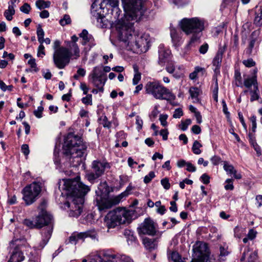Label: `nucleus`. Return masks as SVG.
<instances>
[{
  "instance_id": "f257e3e1",
  "label": "nucleus",
  "mask_w": 262,
  "mask_h": 262,
  "mask_svg": "<svg viewBox=\"0 0 262 262\" xmlns=\"http://www.w3.org/2000/svg\"><path fill=\"white\" fill-rule=\"evenodd\" d=\"M123 5L125 11L124 18L121 17L120 19V10L117 14L115 12L112 11L114 17L117 19L115 27L119 38L124 42L127 50L137 53L142 52V47H145L148 44V36L145 34H140L134 30V23L133 21H137L140 19H133L131 17L127 16L129 10H125L124 5Z\"/></svg>"
},
{
  "instance_id": "f03ea898",
  "label": "nucleus",
  "mask_w": 262,
  "mask_h": 262,
  "mask_svg": "<svg viewBox=\"0 0 262 262\" xmlns=\"http://www.w3.org/2000/svg\"><path fill=\"white\" fill-rule=\"evenodd\" d=\"M58 185L59 190L65 191L71 201L66 203L70 209L69 215L77 217L82 211L84 196L90 191L89 187L80 182L78 177L74 179L60 180Z\"/></svg>"
},
{
  "instance_id": "7ed1b4c3",
  "label": "nucleus",
  "mask_w": 262,
  "mask_h": 262,
  "mask_svg": "<svg viewBox=\"0 0 262 262\" xmlns=\"http://www.w3.org/2000/svg\"><path fill=\"white\" fill-rule=\"evenodd\" d=\"M130 188H132V187L128 186L125 191L118 195L109 198L108 194L110 190L106 182L101 183L96 190L95 201L96 206H98L99 210H103L118 205L122 199L129 194L128 192L131 190Z\"/></svg>"
},
{
  "instance_id": "20e7f679",
  "label": "nucleus",
  "mask_w": 262,
  "mask_h": 262,
  "mask_svg": "<svg viewBox=\"0 0 262 262\" xmlns=\"http://www.w3.org/2000/svg\"><path fill=\"white\" fill-rule=\"evenodd\" d=\"M63 149L64 155L71 156V158L77 159L75 165H77L81 162L80 158L85 154L86 145L82 142L79 136L71 133L64 139Z\"/></svg>"
},
{
  "instance_id": "39448f33",
  "label": "nucleus",
  "mask_w": 262,
  "mask_h": 262,
  "mask_svg": "<svg viewBox=\"0 0 262 262\" xmlns=\"http://www.w3.org/2000/svg\"><path fill=\"white\" fill-rule=\"evenodd\" d=\"M36 227L40 228L46 226L41 232L42 240L39 244V248H43L49 242L51 236L53 226L52 216L47 211L42 210L35 219Z\"/></svg>"
},
{
  "instance_id": "423d86ee",
  "label": "nucleus",
  "mask_w": 262,
  "mask_h": 262,
  "mask_svg": "<svg viewBox=\"0 0 262 262\" xmlns=\"http://www.w3.org/2000/svg\"><path fill=\"white\" fill-rule=\"evenodd\" d=\"M178 26L186 35L198 36L199 39L202 36V32L204 29V20L198 17L184 18L179 21Z\"/></svg>"
},
{
  "instance_id": "0eeeda50",
  "label": "nucleus",
  "mask_w": 262,
  "mask_h": 262,
  "mask_svg": "<svg viewBox=\"0 0 262 262\" xmlns=\"http://www.w3.org/2000/svg\"><path fill=\"white\" fill-rule=\"evenodd\" d=\"M145 90L146 94L151 95L157 99L168 101L175 99V96L170 90L158 81L148 82L145 86Z\"/></svg>"
},
{
  "instance_id": "6e6552de",
  "label": "nucleus",
  "mask_w": 262,
  "mask_h": 262,
  "mask_svg": "<svg viewBox=\"0 0 262 262\" xmlns=\"http://www.w3.org/2000/svg\"><path fill=\"white\" fill-rule=\"evenodd\" d=\"M43 184L40 182H34L27 185L21 190L23 199L27 205L33 204L38 198Z\"/></svg>"
},
{
  "instance_id": "1a4fd4ad",
  "label": "nucleus",
  "mask_w": 262,
  "mask_h": 262,
  "mask_svg": "<svg viewBox=\"0 0 262 262\" xmlns=\"http://www.w3.org/2000/svg\"><path fill=\"white\" fill-rule=\"evenodd\" d=\"M125 10H129L127 16L133 19H140L143 14L142 0H122Z\"/></svg>"
},
{
  "instance_id": "9d476101",
  "label": "nucleus",
  "mask_w": 262,
  "mask_h": 262,
  "mask_svg": "<svg viewBox=\"0 0 262 262\" xmlns=\"http://www.w3.org/2000/svg\"><path fill=\"white\" fill-rule=\"evenodd\" d=\"M72 54L69 49L62 47L53 53V61L56 67L59 69H63L70 62Z\"/></svg>"
},
{
  "instance_id": "9b49d317",
  "label": "nucleus",
  "mask_w": 262,
  "mask_h": 262,
  "mask_svg": "<svg viewBox=\"0 0 262 262\" xmlns=\"http://www.w3.org/2000/svg\"><path fill=\"white\" fill-rule=\"evenodd\" d=\"M89 79L91 80L94 86L98 88L100 92H103V86L107 78L101 66H96L93 68L89 76Z\"/></svg>"
},
{
  "instance_id": "f8f14e48",
  "label": "nucleus",
  "mask_w": 262,
  "mask_h": 262,
  "mask_svg": "<svg viewBox=\"0 0 262 262\" xmlns=\"http://www.w3.org/2000/svg\"><path fill=\"white\" fill-rule=\"evenodd\" d=\"M197 259H193L191 262H212L209 258V252L207 244L203 242L197 243L193 248Z\"/></svg>"
},
{
  "instance_id": "ddd939ff",
  "label": "nucleus",
  "mask_w": 262,
  "mask_h": 262,
  "mask_svg": "<svg viewBox=\"0 0 262 262\" xmlns=\"http://www.w3.org/2000/svg\"><path fill=\"white\" fill-rule=\"evenodd\" d=\"M139 235L154 236L157 232V225L150 218H146L137 228Z\"/></svg>"
},
{
  "instance_id": "4468645a",
  "label": "nucleus",
  "mask_w": 262,
  "mask_h": 262,
  "mask_svg": "<svg viewBox=\"0 0 262 262\" xmlns=\"http://www.w3.org/2000/svg\"><path fill=\"white\" fill-rule=\"evenodd\" d=\"M20 241L16 239L11 241L9 244V251L11 253L10 257H13L14 262H21L25 259V256L21 251V245L19 244Z\"/></svg>"
},
{
  "instance_id": "2eb2a0df",
  "label": "nucleus",
  "mask_w": 262,
  "mask_h": 262,
  "mask_svg": "<svg viewBox=\"0 0 262 262\" xmlns=\"http://www.w3.org/2000/svg\"><path fill=\"white\" fill-rule=\"evenodd\" d=\"M104 224L108 229L114 228L118 225L122 224L120 222L119 217L116 210L110 211L107 214L104 219Z\"/></svg>"
},
{
  "instance_id": "dca6fc26",
  "label": "nucleus",
  "mask_w": 262,
  "mask_h": 262,
  "mask_svg": "<svg viewBox=\"0 0 262 262\" xmlns=\"http://www.w3.org/2000/svg\"><path fill=\"white\" fill-rule=\"evenodd\" d=\"M170 34L172 42L175 47L180 46L182 43V33L174 27L170 26Z\"/></svg>"
},
{
  "instance_id": "f3484780",
  "label": "nucleus",
  "mask_w": 262,
  "mask_h": 262,
  "mask_svg": "<svg viewBox=\"0 0 262 262\" xmlns=\"http://www.w3.org/2000/svg\"><path fill=\"white\" fill-rule=\"evenodd\" d=\"M79 37L82 38L81 44L85 46L89 43V46L92 47L95 45V39L93 36L89 33L88 31L83 29L81 33L79 34Z\"/></svg>"
},
{
  "instance_id": "a211bd4d",
  "label": "nucleus",
  "mask_w": 262,
  "mask_h": 262,
  "mask_svg": "<svg viewBox=\"0 0 262 262\" xmlns=\"http://www.w3.org/2000/svg\"><path fill=\"white\" fill-rule=\"evenodd\" d=\"M116 257L115 254L106 251L104 252L102 255L95 256L94 260L95 262H114Z\"/></svg>"
},
{
  "instance_id": "6ab92c4d",
  "label": "nucleus",
  "mask_w": 262,
  "mask_h": 262,
  "mask_svg": "<svg viewBox=\"0 0 262 262\" xmlns=\"http://www.w3.org/2000/svg\"><path fill=\"white\" fill-rule=\"evenodd\" d=\"M115 210L118 217H119L120 222L122 224H125L126 221L131 219L132 211L124 208H117Z\"/></svg>"
},
{
  "instance_id": "aec40b11",
  "label": "nucleus",
  "mask_w": 262,
  "mask_h": 262,
  "mask_svg": "<svg viewBox=\"0 0 262 262\" xmlns=\"http://www.w3.org/2000/svg\"><path fill=\"white\" fill-rule=\"evenodd\" d=\"M107 166L108 164L107 163L97 161H94L92 164V168L94 171L96 173V177H99L101 176Z\"/></svg>"
},
{
  "instance_id": "412c9836",
  "label": "nucleus",
  "mask_w": 262,
  "mask_h": 262,
  "mask_svg": "<svg viewBox=\"0 0 262 262\" xmlns=\"http://www.w3.org/2000/svg\"><path fill=\"white\" fill-rule=\"evenodd\" d=\"M225 51V47L223 49H220L214 58L212 64L215 67V71L219 70L222 61L223 55Z\"/></svg>"
},
{
  "instance_id": "4be33fe9",
  "label": "nucleus",
  "mask_w": 262,
  "mask_h": 262,
  "mask_svg": "<svg viewBox=\"0 0 262 262\" xmlns=\"http://www.w3.org/2000/svg\"><path fill=\"white\" fill-rule=\"evenodd\" d=\"M243 84L248 89H250L252 85L253 86V89L258 86L256 76L254 75L251 77L245 79Z\"/></svg>"
},
{
  "instance_id": "5701e85b",
  "label": "nucleus",
  "mask_w": 262,
  "mask_h": 262,
  "mask_svg": "<svg viewBox=\"0 0 262 262\" xmlns=\"http://www.w3.org/2000/svg\"><path fill=\"white\" fill-rule=\"evenodd\" d=\"M199 37L198 36H191L190 40L188 42V43L186 45V46L182 50V54L183 56H185L188 54L193 46V44L199 40Z\"/></svg>"
},
{
  "instance_id": "b1692460",
  "label": "nucleus",
  "mask_w": 262,
  "mask_h": 262,
  "mask_svg": "<svg viewBox=\"0 0 262 262\" xmlns=\"http://www.w3.org/2000/svg\"><path fill=\"white\" fill-rule=\"evenodd\" d=\"M88 237V234L85 232L73 234L69 238V242L71 244H76L80 239H83Z\"/></svg>"
},
{
  "instance_id": "393cba45",
  "label": "nucleus",
  "mask_w": 262,
  "mask_h": 262,
  "mask_svg": "<svg viewBox=\"0 0 262 262\" xmlns=\"http://www.w3.org/2000/svg\"><path fill=\"white\" fill-rule=\"evenodd\" d=\"M143 244L146 249L150 251L155 249L157 246V245L154 240L148 237H145L143 239Z\"/></svg>"
},
{
  "instance_id": "a878e982",
  "label": "nucleus",
  "mask_w": 262,
  "mask_h": 262,
  "mask_svg": "<svg viewBox=\"0 0 262 262\" xmlns=\"http://www.w3.org/2000/svg\"><path fill=\"white\" fill-rule=\"evenodd\" d=\"M254 24L257 27L262 26V5L255 12Z\"/></svg>"
},
{
  "instance_id": "bb28decb",
  "label": "nucleus",
  "mask_w": 262,
  "mask_h": 262,
  "mask_svg": "<svg viewBox=\"0 0 262 262\" xmlns=\"http://www.w3.org/2000/svg\"><path fill=\"white\" fill-rule=\"evenodd\" d=\"M189 92L190 93L191 98L194 99L193 102H199V99L198 96L200 95V90L196 87H191L190 88Z\"/></svg>"
},
{
  "instance_id": "cd10ccee",
  "label": "nucleus",
  "mask_w": 262,
  "mask_h": 262,
  "mask_svg": "<svg viewBox=\"0 0 262 262\" xmlns=\"http://www.w3.org/2000/svg\"><path fill=\"white\" fill-rule=\"evenodd\" d=\"M68 47L71 51L72 56L74 59H77L80 57V50L77 44H68Z\"/></svg>"
},
{
  "instance_id": "c85d7f7f",
  "label": "nucleus",
  "mask_w": 262,
  "mask_h": 262,
  "mask_svg": "<svg viewBox=\"0 0 262 262\" xmlns=\"http://www.w3.org/2000/svg\"><path fill=\"white\" fill-rule=\"evenodd\" d=\"M234 78L236 86L238 87H243V82L242 81L241 74L239 70H235Z\"/></svg>"
},
{
  "instance_id": "c756f323",
  "label": "nucleus",
  "mask_w": 262,
  "mask_h": 262,
  "mask_svg": "<svg viewBox=\"0 0 262 262\" xmlns=\"http://www.w3.org/2000/svg\"><path fill=\"white\" fill-rule=\"evenodd\" d=\"M159 63L161 65H163L165 62V59L168 58L169 55V51H165L164 50H160L159 52Z\"/></svg>"
},
{
  "instance_id": "7c9ffc66",
  "label": "nucleus",
  "mask_w": 262,
  "mask_h": 262,
  "mask_svg": "<svg viewBox=\"0 0 262 262\" xmlns=\"http://www.w3.org/2000/svg\"><path fill=\"white\" fill-rule=\"evenodd\" d=\"M15 14V10L13 6H9L8 9L4 12V16L6 18L10 21L13 18V15Z\"/></svg>"
},
{
  "instance_id": "2f4dec72",
  "label": "nucleus",
  "mask_w": 262,
  "mask_h": 262,
  "mask_svg": "<svg viewBox=\"0 0 262 262\" xmlns=\"http://www.w3.org/2000/svg\"><path fill=\"white\" fill-rule=\"evenodd\" d=\"M35 5L39 10H42L45 8H49L51 2L50 1H45L44 0H37L36 2Z\"/></svg>"
},
{
  "instance_id": "473e14b6",
  "label": "nucleus",
  "mask_w": 262,
  "mask_h": 262,
  "mask_svg": "<svg viewBox=\"0 0 262 262\" xmlns=\"http://www.w3.org/2000/svg\"><path fill=\"white\" fill-rule=\"evenodd\" d=\"M134 76L133 79V84L134 85L137 84L139 81L141 80V73L139 72L138 68L137 66H134Z\"/></svg>"
},
{
  "instance_id": "72a5a7b5",
  "label": "nucleus",
  "mask_w": 262,
  "mask_h": 262,
  "mask_svg": "<svg viewBox=\"0 0 262 262\" xmlns=\"http://www.w3.org/2000/svg\"><path fill=\"white\" fill-rule=\"evenodd\" d=\"M250 94L251 95L250 101L251 102L258 100L260 98L258 86L254 88L253 90H250Z\"/></svg>"
},
{
  "instance_id": "f704fd0d",
  "label": "nucleus",
  "mask_w": 262,
  "mask_h": 262,
  "mask_svg": "<svg viewBox=\"0 0 262 262\" xmlns=\"http://www.w3.org/2000/svg\"><path fill=\"white\" fill-rule=\"evenodd\" d=\"M250 137V143L252 145L258 156L261 155V149L259 146L257 144L256 142L253 139L250 134L249 135Z\"/></svg>"
},
{
  "instance_id": "c9c22d12",
  "label": "nucleus",
  "mask_w": 262,
  "mask_h": 262,
  "mask_svg": "<svg viewBox=\"0 0 262 262\" xmlns=\"http://www.w3.org/2000/svg\"><path fill=\"white\" fill-rule=\"evenodd\" d=\"M36 34L38 42L40 44H42V39L44 38L45 32L40 25L37 26Z\"/></svg>"
},
{
  "instance_id": "e433bc0d",
  "label": "nucleus",
  "mask_w": 262,
  "mask_h": 262,
  "mask_svg": "<svg viewBox=\"0 0 262 262\" xmlns=\"http://www.w3.org/2000/svg\"><path fill=\"white\" fill-rule=\"evenodd\" d=\"M168 258L170 261L173 262H183L180 255L177 252H172Z\"/></svg>"
},
{
  "instance_id": "4c0bfd02",
  "label": "nucleus",
  "mask_w": 262,
  "mask_h": 262,
  "mask_svg": "<svg viewBox=\"0 0 262 262\" xmlns=\"http://www.w3.org/2000/svg\"><path fill=\"white\" fill-rule=\"evenodd\" d=\"M202 146V144L197 140H195L193 144L192 147V150L195 155H199L201 153L202 151L200 148Z\"/></svg>"
},
{
  "instance_id": "58836bf2",
  "label": "nucleus",
  "mask_w": 262,
  "mask_h": 262,
  "mask_svg": "<svg viewBox=\"0 0 262 262\" xmlns=\"http://www.w3.org/2000/svg\"><path fill=\"white\" fill-rule=\"evenodd\" d=\"M107 1L106 4H108L112 7H113L112 11L115 12L116 14L119 11V9L118 7V1L117 0H106Z\"/></svg>"
},
{
  "instance_id": "ea45409f",
  "label": "nucleus",
  "mask_w": 262,
  "mask_h": 262,
  "mask_svg": "<svg viewBox=\"0 0 262 262\" xmlns=\"http://www.w3.org/2000/svg\"><path fill=\"white\" fill-rule=\"evenodd\" d=\"M72 22L71 17L68 14H64L63 17L59 20V24L62 26L71 24Z\"/></svg>"
},
{
  "instance_id": "a19ab883",
  "label": "nucleus",
  "mask_w": 262,
  "mask_h": 262,
  "mask_svg": "<svg viewBox=\"0 0 262 262\" xmlns=\"http://www.w3.org/2000/svg\"><path fill=\"white\" fill-rule=\"evenodd\" d=\"M100 123L102 124L104 127L110 128L111 126V122L108 121L106 116H102L99 118Z\"/></svg>"
},
{
  "instance_id": "79ce46f5",
  "label": "nucleus",
  "mask_w": 262,
  "mask_h": 262,
  "mask_svg": "<svg viewBox=\"0 0 262 262\" xmlns=\"http://www.w3.org/2000/svg\"><path fill=\"white\" fill-rule=\"evenodd\" d=\"M224 169L227 173L232 174L233 172H235V169L232 165H229L227 162H224Z\"/></svg>"
},
{
  "instance_id": "37998d69",
  "label": "nucleus",
  "mask_w": 262,
  "mask_h": 262,
  "mask_svg": "<svg viewBox=\"0 0 262 262\" xmlns=\"http://www.w3.org/2000/svg\"><path fill=\"white\" fill-rule=\"evenodd\" d=\"M92 14L98 23H103V19H104L103 15L100 14L99 12H97L96 11H92Z\"/></svg>"
},
{
  "instance_id": "c03bdc74",
  "label": "nucleus",
  "mask_w": 262,
  "mask_h": 262,
  "mask_svg": "<svg viewBox=\"0 0 262 262\" xmlns=\"http://www.w3.org/2000/svg\"><path fill=\"white\" fill-rule=\"evenodd\" d=\"M81 101L84 104L92 105V95L91 94H86L85 97L82 98Z\"/></svg>"
},
{
  "instance_id": "a18cd8bd",
  "label": "nucleus",
  "mask_w": 262,
  "mask_h": 262,
  "mask_svg": "<svg viewBox=\"0 0 262 262\" xmlns=\"http://www.w3.org/2000/svg\"><path fill=\"white\" fill-rule=\"evenodd\" d=\"M233 181V180L232 179H228L226 180L225 183L226 184L225 185L224 188L226 190H232L234 189Z\"/></svg>"
},
{
  "instance_id": "49530a36",
  "label": "nucleus",
  "mask_w": 262,
  "mask_h": 262,
  "mask_svg": "<svg viewBox=\"0 0 262 262\" xmlns=\"http://www.w3.org/2000/svg\"><path fill=\"white\" fill-rule=\"evenodd\" d=\"M156 177L155 172L154 171H150L148 174L145 176L144 178V182L145 184L149 183L151 180Z\"/></svg>"
},
{
  "instance_id": "de8ad7c7",
  "label": "nucleus",
  "mask_w": 262,
  "mask_h": 262,
  "mask_svg": "<svg viewBox=\"0 0 262 262\" xmlns=\"http://www.w3.org/2000/svg\"><path fill=\"white\" fill-rule=\"evenodd\" d=\"M243 63L247 68H251L255 65V62L252 58H249L247 60H243Z\"/></svg>"
},
{
  "instance_id": "09e8293b",
  "label": "nucleus",
  "mask_w": 262,
  "mask_h": 262,
  "mask_svg": "<svg viewBox=\"0 0 262 262\" xmlns=\"http://www.w3.org/2000/svg\"><path fill=\"white\" fill-rule=\"evenodd\" d=\"M218 91H219V86L217 80L215 82L214 88L213 90V98L216 102L218 101Z\"/></svg>"
},
{
  "instance_id": "8fccbe9b",
  "label": "nucleus",
  "mask_w": 262,
  "mask_h": 262,
  "mask_svg": "<svg viewBox=\"0 0 262 262\" xmlns=\"http://www.w3.org/2000/svg\"><path fill=\"white\" fill-rule=\"evenodd\" d=\"M191 123V121L190 119H187L184 121H182L180 125L181 129L184 131L187 129L188 126Z\"/></svg>"
},
{
  "instance_id": "3c124183",
  "label": "nucleus",
  "mask_w": 262,
  "mask_h": 262,
  "mask_svg": "<svg viewBox=\"0 0 262 262\" xmlns=\"http://www.w3.org/2000/svg\"><path fill=\"white\" fill-rule=\"evenodd\" d=\"M24 224L30 228H36L35 221L33 222L29 219H25L24 221Z\"/></svg>"
},
{
  "instance_id": "603ef678",
  "label": "nucleus",
  "mask_w": 262,
  "mask_h": 262,
  "mask_svg": "<svg viewBox=\"0 0 262 262\" xmlns=\"http://www.w3.org/2000/svg\"><path fill=\"white\" fill-rule=\"evenodd\" d=\"M31 10V7L28 3H25L20 8V10L26 14H28Z\"/></svg>"
},
{
  "instance_id": "864d4df0",
  "label": "nucleus",
  "mask_w": 262,
  "mask_h": 262,
  "mask_svg": "<svg viewBox=\"0 0 262 262\" xmlns=\"http://www.w3.org/2000/svg\"><path fill=\"white\" fill-rule=\"evenodd\" d=\"M161 185L164 188V189L168 190L170 187V184L169 182V180L168 178H164L161 180Z\"/></svg>"
},
{
  "instance_id": "5fc2aeb1",
  "label": "nucleus",
  "mask_w": 262,
  "mask_h": 262,
  "mask_svg": "<svg viewBox=\"0 0 262 262\" xmlns=\"http://www.w3.org/2000/svg\"><path fill=\"white\" fill-rule=\"evenodd\" d=\"M168 118L167 115L162 114L160 115L159 120L160 121L161 124L163 126H166L167 124V119Z\"/></svg>"
},
{
  "instance_id": "6e6d98bb",
  "label": "nucleus",
  "mask_w": 262,
  "mask_h": 262,
  "mask_svg": "<svg viewBox=\"0 0 262 262\" xmlns=\"http://www.w3.org/2000/svg\"><path fill=\"white\" fill-rule=\"evenodd\" d=\"M183 115V111L181 108H178L175 110L173 114V117L174 118H180Z\"/></svg>"
},
{
  "instance_id": "4d7b16f0",
  "label": "nucleus",
  "mask_w": 262,
  "mask_h": 262,
  "mask_svg": "<svg viewBox=\"0 0 262 262\" xmlns=\"http://www.w3.org/2000/svg\"><path fill=\"white\" fill-rule=\"evenodd\" d=\"M43 107L40 106L37 107L36 110L34 111V115L38 118H40L42 117V113L43 112Z\"/></svg>"
},
{
  "instance_id": "13d9d810",
  "label": "nucleus",
  "mask_w": 262,
  "mask_h": 262,
  "mask_svg": "<svg viewBox=\"0 0 262 262\" xmlns=\"http://www.w3.org/2000/svg\"><path fill=\"white\" fill-rule=\"evenodd\" d=\"M250 120L252 123V131L255 132L256 128V117L255 115L252 116L250 118Z\"/></svg>"
},
{
  "instance_id": "bf43d9fd",
  "label": "nucleus",
  "mask_w": 262,
  "mask_h": 262,
  "mask_svg": "<svg viewBox=\"0 0 262 262\" xmlns=\"http://www.w3.org/2000/svg\"><path fill=\"white\" fill-rule=\"evenodd\" d=\"M45 47L42 44H40L38 48L37 51V56L38 57H43L45 55V52L44 51Z\"/></svg>"
},
{
  "instance_id": "052dcab7",
  "label": "nucleus",
  "mask_w": 262,
  "mask_h": 262,
  "mask_svg": "<svg viewBox=\"0 0 262 262\" xmlns=\"http://www.w3.org/2000/svg\"><path fill=\"white\" fill-rule=\"evenodd\" d=\"M209 46L207 43H204L199 49V52L201 54H204L207 53L208 50Z\"/></svg>"
},
{
  "instance_id": "680f3d73",
  "label": "nucleus",
  "mask_w": 262,
  "mask_h": 262,
  "mask_svg": "<svg viewBox=\"0 0 262 262\" xmlns=\"http://www.w3.org/2000/svg\"><path fill=\"white\" fill-rule=\"evenodd\" d=\"M257 232L253 229H250L247 235L250 240L253 239L256 235Z\"/></svg>"
},
{
  "instance_id": "e2e57ef3",
  "label": "nucleus",
  "mask_w": 262,
  "mask_h": 262,
  "mask_svg": "<svg viewBox=\"0 0 262 262\" xmlns=\"http://www.w3.org/2000/svg\"><path fill=\"white\" fill-rule=\"evenodd\" d=\"M201 181L205 184H208L210 182V177L206 173H204L201 177Z\"/></svg>"
},
{
  "instance_id": "0e129e2a",
  "label": "nucleus",
  "mask_w": 262,
  "mask_h": 262,
  "mask_svg": "<svg viewBox=\"0 0 262 262\" xmlns=\"http://www.w3.org/2000/svg\"><path fill=\"white\" fill-rule=\"evenodd\" d=\"M28 63L30 66L31 68L34 69L35 71L36 72L38 71V69L36 68V63L34 58L30 59L28 61Z\"/></svg>"
},
{
  "instance_id": "69168bd1",
  "label": "nucleus",
  "mask_w": 262,
  "mask_h": 262,
  "mask_svg": "<svg viewBox=\"0 0 262 262\" xmlns=\"http://www.w3.org/2000/svg\"><path fill=\"white\" fill-rule=\"evenodd\" d=\"M80 89L83 91L84 95H86L89 90V88L87 86L84 82H81L80 84Z\"/></svg>"
},
{
  "instance_id": "338daca9",
  "label": "nucleus",
  "mask_w": 262,
  "mask_h": 262,
  "mask_svg": "<svg viewBox=\"0 0 262 262\" xmlns=\"http://www.w3.org/2000/svg\"><path fill=\"white\" fill-rule=\"evenodd\" d=\"M221 161V158L216 156H214L211 158V161L214 165H218Z\"/></svg>"
},
{
  "instance_id": "774afa93",
  "label": "nucleus",
  "mask_w": 262,
  "mask_h": 262,
  "mask_svg": "<svg viewBox=\"0 0 262 262\" xmlns=\"http://www.w3.org/2000/svg\"><path fill=\"white\" fill-rule=\"evenodd\" d=\"M21 149L23 154L26 156H27L30 152L29 146L27 144H23L21 146Z\"/></svg>"
}]
</instances>
